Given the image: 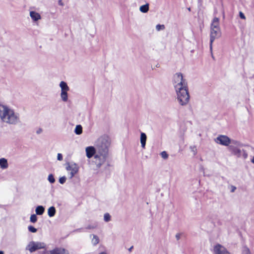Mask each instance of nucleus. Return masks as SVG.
Instances as JSON below:
<instances>
[{"mask_svg": "<svg viewBox=\"0 0 254 254\" xmlns=\"http://www.w3.org/2000/svg\"><path fill=\"white\" fill-rule=\"evenodd\" d=\"M220 28L217 29L210 28V50L211 52L212 51V43L215 39L219 38L221 36Z\"/></svg>", "mask_w": 254, "mask_h": 254, "instance_id": "obj_8", "label": "nucleus"}, {"mask_svg": "<svg viewBox=\"0 0 254 254\" xmlns=\"http://www.w3.org/2000/svg\"><path fill=\"white\" fill-rule=\"evenodd\" d=\"M139 10L143 13H146L149 10V4L146 3V4L141 5L139 8Z\"/></svg>", "mask_w": 254, "mask_h": 254, "instance_id": "obj_20", "label": "nucleus"}, {"mask_svg": "<svg viewBox=\"0 0 254 254\" xmlns=\"http://www.w3.org/2000/svg\"><path fill=\"white\" fill-rule=\"evenodd\" d=\"M177 96V100L181 106H185L190 101V94L188 86L174 87Z\"/></svg>", "mask_w": 254, "mask_h": 254, "instance_id": "obj_3", "label": "nucleus"}, {"mask_svg": "<svg viewBox=\"0 0 254 254\" xmlns=\"http://www.w3.org/2000/svg\"><path fill=\"white\" fill-rule=\"evenodd\" d=\"M57 159L59 161H61L63 160V155L61 153H58L57 155Z\"/></svg>", "mask_w": 254, "mask_h": 254, "instance_id": "obj_35", "label": "nucleus"}, {"mask_svg": "<svg viewBox=\"0 0 254 254\" xmlns=\"http://www.w3.org/2000/svg\"><path fill=\"white\" fill-rule=\"evenodd\" d=\"M48 180L51 184H53L55 182V179L53 174L49 175Z\"/></svg>", "mask_w": 254, "mask_h": 254, "instance_id": "obj_24", "label": "nucleus"}, {"mask_svg": "<svg viewBox=\"0 0 254 254\" xmlns=\"http://www.w3.org/2000/svg\"><path fill=\"white\" fill-rule=\"evenodd\" d=\"M111 144V138L106 135L101 136L97 139L95 143L96 154L94 158L98 167L104 164L108 158Z\"/></svg>", "mask_w": 254, "mask_h": 254, "instance_id": "obj_1", "label": "nucleus"}, {"mask_svg": "<svg viewBox=\"0 0 254 254\" xmlns=\"http://www.w3.org/2000/svg\"><path fill=\"white\" fill-rule=\"evenodd\" d=\"M74 132L77 135L81 134L82 132V127L81 125H77L74 129Z\"/></svg>", "mask_w": 254, "mask_h": 254, "instance_id": "obj_22", "label": "nucleus"}, {"mask_svg": "<svg viewBox=\"0 0 254 254\" xmlns=\"http://www.w3.org/2000/svg\"><path fill=\"white\" fill-rule=\"evenodd\" d=\"M59 4H61V5H63V3H62V1H61V0H59Z\"/></svg>", "mask_w": 254, "mask_h": 254, "instance_id": "obj_38", "label": "nucleus"}, {"mask_svg": "<svg viewBox=\"0 0 254 254\" xmlns=\"http://www.w3.org/2000/svg\"><path fill=\"white\" fill-rule=\"evenodd\" d=\"M239 16L241 18L243 19H246V17L242 11L239 12Z\"/></svg>", "mask_w": 254, "mask_h": 254, "instance_id": "obj_34", "label": "nucleus"}, {"mask_svg": "<svg viewBox=\"0 0 254 254\" xmlns=\"http://www.w3.org/2000/svg\"><path fill=\"white\" fill-rule=\"evenodd\" d=\"M37 220V217L36 214H32L30 217V221L32 223H35Z\"/></svg>", "mask_w": 254, "mask_h": 254, "instance_id": "obj_26", "label": "nucleus"}, {"mask_svg": "<svg viewBox=\"0 0 254 254\" xmlns=\"http://www.w3.org/2000/svg\"><path fill=\"white\" fill-rule=\"evenodd\" d=\"M242 254H250V250L247 247H244L242 251Z\"/></svg>", "mask_w": 254, "mask_h": 254, "instance_id": "obj_29", "label": "nucleus"}, {"mask_svg": "<svg viewBox=\"0 0 254 254\" xmlns=\"http://www.w3.org/2000/svg\"><path fill=\"white\" fill-rule=\"evenodd\" d=\"M236 187H233V189L232 190V192H234L235 190H236Z\"/></svg>", "mask_w": 254, "mask_h": 254, "instance_id": "obj_37", "label": "nucleus"}, {"mask_svg": "<svg viewBox=\"0 0 254 254\" xmlns=\"http://www.w3.org/2000/svg\"><path fill=\"white\" fill-rule=\"evenodd\" d=\"M66 169L67 171H70V178L71 179L78 173L79 167L77 164L70 162L66 164Z\"/></svg>", "mask_w": 254, "mask_h": 254, "instance_id": "obj_10", "label": "nucleus"}, {"mask_svg": "<svg viewBox=\"0 0 254 254\" xmlns=\"http://www.w3.org/2000/svg\"><path fill=\"white\" fill-rule=\"evenodd\" d=\"M93 238L91 239V243L93 246H96L99 243V237L95 235H92Z\"/></svg>", "mask_w": 254, "mask_h": 254, "instance_id": "obj_21", "label": "nucleus"}, {"mask_svg": "<svg viewBox=\"0 0 254 254\" xmlns=\"http://www.w3.org/2000/svg\"><path fill=\"white\" fill-rule=\"evenodd\" d=\"M43 129L42 128L39 127L37 129V130L36 131V133L37 134H40L43 132Z\"/></svg>", "mask_w": 254, "mask_h": 254, "instance_id": "obj_33", "label": "nucleus"}, {"mask_svg": "<svg viewBox=\"0 0 254 254\" xmlns=\"http://www.w3.org/2000/svg\"><path fill=\"white\" fill-rule=\"evenodd\" d=\"M86 155L88 158H91L96 154V148L93 146H88L85 148Z\"/></svg>", "mask_w": 254, "mask_h": 254, "instance_id": "obj_12", "label": "nucleus"}, {"mask_svg": "<svg viewBox=\"0 0 254 254\" xmlns=\"http://www.w3.org/2000/svg\"><path fill=\"white\" fill-rule=\"evenodd\" d=\"M228 254H231L230 253V252H229Z\"/></svg>", "mask_w": 254, "mask_h": 254, "instance_id": "obj_43", "label": "nucleus"}, {"mask_svg": "<svg viewBox=\"0 0 254 254\" xmlns=\"http://www.w3.org/2000/svg\"><path fill=\"white\" fill-rule=\"evenodd\" d=\"M173 85L174 87L188 86V82L184 77L183 74L181 72L176 73L173 78Z\"/></svg>", "mask_w": 254, "mask_h": 254, "instance_id": "obj_5", "label": "nucleus"}, {"mask_svg": "<svg viewBox=\"0 0 254 254\" xmlns=\"http://www.w3.org/2000/svg\"><path fill=\"white\" fill-rule=\"evenodd\" d=\"M181 235L180 234H177L176 235V238L177 240H179L180 239Z\"/></svg>", "mask_w": 254, "mask_h": 254, "instance_id": "obj_36", "label": "nucleus"}, {"mask_svg": "<svg viewBox=\"0 0 254 254\" xmlns=\"http://www.w3.org/2000/svg\"><path fill=\"white\" fill-rule=\"evenodd\" d=\"M30 16L32 20L34 21H38L41 18L40 14L39 13L34 11H31L30 12Z\"/></svg>", "mask_w": 254, "mask_h": 254, "instance_id": "obj_13", "label": "nucleus"}, {"mask_svg": "<svg viewBox=\"0 0 254 254\" xmlns=\"http://www.w3.org/2000/svg\"><path fill=\"white\" fill-rule=\"evenodd\" d=\"M50 254H68L64 249H56L50 252Z\"/></svg>", "mask_w": 254, "mask_h": 254, "instance_id": "obj_15", "label": "nucleus"}, {"mask_svg": "<svg viewBox=\"0 0 254 254\" xmlns=\"http://www.w3.org/2000/svg\"><path fill=\"white\" fill-rule=\"evenodd\" d=\"M228 149L232 155L238 158L242 157L244 159H246L248 157L247 152L245 150L241 149L240 143L237 141L232 140V144L229 146Z\"/></svg>", "mask_w": 254, "mask_h": 254, "instance_id": "obj_4", "label": "nucleus"}, {"mask_svg": "<svg viewBox=\"0 0 254 254\" xmlns=\"http://www.w3.org/2000/svg\"><path fill=\"white\" fill-rule=\"evenodd\" d=\"M147 139L146 135L144 132H141L140 134V143L141 147L144 148L146 144V141Z\"/></svg>", "mask_w": 254, "mask_h": 254, "instance_id": "obj_17", "label": "nucleus"}, {"mask_svg": "<svg viewBox=\"0 0 254 254\" xmlns=\"http://www.w3.org/2000/svg\"><path fill=\"white\" fill-rule=\"evenodd\" d=\"M190 151L192 152L193 155H195L197 153L196 147L195 145H191L190 146Z\"/></svg>", "mask_w": 254, "mask_h": 254, "instance_id": "obj_25", "label": "nucleus"}, {"mask_svg": "<svg viewBox=\"0 0 254 254\" xmlns=\"http://www.w3.org/2000/svg\"><path fill=\"white\" fill-rule=\"evenodd\" d=\"M161 157L165 159H166L168 158V154L167 153V152L165 151H162L161 153Z\"/></svg>", "mask_w": 254, "mask_h": 254, "instance_id": "obj_30", "label": "nucleus"}, {"mask_svg": "<svg viewBox=\"0 0 254 254\" xmlns=\"http://www.w3.org/2000/svg\"><path fill=\"white\" fill-rule=\"evenodd\" d=\"M59 86L61 89V98L63 102H66L68 101V92L69 91V87L67 83L64 81L60 83Z\"/></svg>", "mask_w": 254, "mask_h": 254, "instance_id": "obj_6", "label": "nucleus"}, {"mask_svg": "<svg viewBox=\"0 0 254 254\" xmlns=\"http://www.w3.org/2000/svg\"><path fill=\"white\" fill-rule=\"evenodd\" d=\"M215 141L217 144L226 146H229L230 143L232 144L231 139L225 135H219L215 138Z\"/></svg>", "mask_w": 254, "mask_h": 254, "instance_id": "obj_9", "label": "nucleus"}, {"mask_svg": "<svg viewBox=\"0 0 254 254\" xmlns=\"http://www.w3.org/2000/svg\"><path fill=\"white\" fill-rule=\"evenodd\" d=\"M66 177L64 176L60 177L59 179V182L61 184H64L66 181Z\"/></svg>", "mask_w": 254, "mask_h": 254, "instance_id": "obj_31", "label": "nucleus"}, {"mask_svg": "<svg viewBox=\"0 0 254 254\" xmlns=\"http://www.w3.org/2000/svg\"><path fill=\"white\" fill-rule=\"evenodd\" d=\"M45 208L43 206L39 205L35 209L36 214L37 215H42L44 212Z\"/></svg>", "mask_w": 254, "mask_h": 254, "instance_id": "obj_19", "label": "nucleus"}, {"mask_svg": "<svg viewBox=\"0 0 254 254\" xmlns=\"http://www.w3.org/2000/svg\"><path fill=\"white\" fill-rule=\"evenodd\" d=\"M220 28L219 26V19L217 17H214L211 23L210 28L217 29Z\"/></svg>", "mask_w": 254, "mask_h": 254, "instance_id": "obj_14", "label": "nucleus"}, {"mask_svg": "<svg viewBox=\"0 0 254 254\" xmlns=\"http://www.w3.org/2000/svg\"><path fill=\"white\" fill-rule=\"evenodd\" d=\"M99 254H107V253L106 252H101Z\"/></svg>", "mask_w": 254, "mask_h": 254, "instance_id": "obj_40", "label": "nucleus"}, {"mask_svg": "<svg viewBox=\"0 0 254 254\" xmlns=\"http://www.w3.org/2000/svg\"><path fill=\"white\" fill-rule=\"evenodd\" d=\"M213 253L214 254H228L229 252L223 246L217 244L213 247Z\"/></svg>", "mask_w": 254, "mask_h": 254, "instance_id": "obj_11", "label": "nucleus"}, {"mask_svg": "<svg viewBox=\"0 0 254 254\" xmlns=\"http://www.w3.org/2000/svg\"><path fill=\"white\" fill-rule=\"evenodd\" d=\"M56 212L55 207L51 206L48 209V215L50 217H52L55 216Z\"/></svg>", "mask_w": 254, "mask_h": 254, "instance_id": "obj_18", "label": "nucleus"}, {"mask_svg": "<svg viewBox=\"0 0 254 254\" xmlns=\"http://www.w3.org/2000/svg\"><path fill=\"white\" fill-rule=\"evenodd\" d=\"M97 227V225L96 224H92V225H88L86 227V229H94L96 228Z\"/></svg>", "mask_w": 254, "mask_h": 254, "instance_id": "obj_32", "label": "nucleus"}, {"mask_svg": "<svg viewBox=\"0 0 254 254\" xmlns=\"http://www.w3.org/2000/svg\"><path fill=\"white\" fill-rule=\"evenodd\" d=\"M0 254H4V253L3 251H0Z\"/></svg>", "mask_w": 254, "mask_h": 254, "instance_id": "obj_41", "label": "nucleus"}, {"mask_svg": "<svg viewBox=\"0 0 254 254\" xmlns=\"http://www.w3.org/2000/svg\"><path fill=\"white\" fill-rule=\"evenodd\" d=\"M111 219V216L108 213H106L104 215V220L106 222H109Z\"/></svg>", "mask_w": 254, "mask_h": 254, "instance_id": "obj_23", "label": "nucleus"}, {"mask_svg": "<svg viewBox=\"0 0 254 254\" xmlns=\"http://www.w3.org/2000/svg\"><path fill=\"white\" fill-rule=\"evenodd\" d=\"M8 167L7 161L6 159L2 158L0 159V168L2 169H5Z\"/></svg>", "mask_w": 254, "mask_h": 254, "instance_id": "obj_16", "label": "nucleus"}, {"mask_svg": "<svg viewBox=\"0 0 254 254\" xmlns=\"http://www.w3.org/2000/svg\"><path fill=\"white\" fill-rule=\"evenodd\" d=\"M165 29V26L164 25H160V24H157L156 26V29L157 31H159L160 30H163Z\"/></svg>", "mask_w": 254, "mask_h": 254, "instance_id": "obj_27", "label": "nucleus"}, {"mask_svg": "<svg viewBox=\"0 0 254 254\" xmlns=\"http://www.w3.org/2000/svg\"><path fill=\"white\" fill-rule=\"evenodd\" d=\"M133 247H130L129 249V251H131V249H132Z\"/></svg>", "mask_w": 254, "mask_h": 254, "instance_id": "obj_42", "label": "nucleus"}, {"mask_svg": "<svg viewBox=\"0 0 254 254\" xmlns=\"http://www.w3.org/2000/svg\"><path fill=\"white\" fill-rule=\"evenodd\" d=\"M0 119L3 123L16 125L19 121V116L14 111L5 105H0Z\"/></svg>", "mask_w": 254, "mask_h": 254, "instance_id": "obj_2", "label": "nucleus"}, {"mask_svg": "<svg viewBox=\"0 0 254 254\" xmlns=\"http://www.w3.org/2000/svg\"><path fill=\"white\" fill-rule=\"evenodd\" d=\"M252 162L254 164V157L252 158L251 160Z\"/></svg>", "mask_w": 254, "mask_h": 254, "instance_id": "obj_39", "label": "nucleus"}, {"mask_svg": "<svg viewBox=\"0 0 254 254\" xmlns=\"http://www.w3.org/2000/svg\"><path fill=\"white\" fill-rule=\"evenodd\" d=\"M28 229L29 232L32 233H36L37 231L36 228H34L33 226L31 225L28 227Z\"/></svg>", "mask_w": 254, "mask_h": 254, "instance_id": "obj_28", "label": "nucleus"}, {"mask_svg": "<svg viewBox=\"0 0 254 254\" xmlns=\"http://www.w3.org/2000/svg\"><path fill=\"white\" fill-rule=\"evenodd\" d=\"M45 247V244L44 243L31 241L27 246L26 249L30 253H33L37 250L44 249Z\"/></svg>", "mask_w": 254, "mask_h": 254, "instance_id": "obj_7", "label": "nucleus"}]
</instances>
